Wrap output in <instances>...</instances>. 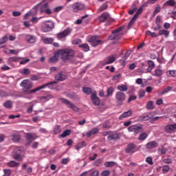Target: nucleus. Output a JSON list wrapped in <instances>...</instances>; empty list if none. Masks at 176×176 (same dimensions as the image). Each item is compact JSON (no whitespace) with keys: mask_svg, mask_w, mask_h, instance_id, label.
<instances>
[{"mask_svg":"<svg viewBox=\"0 0 176 176\" xmlns=\"http://www.w3.org/2000/svg\"><path fill=\"white\" fill-rule=\"evenodd\" d=\"M26 41L29 43H34V42H35V37H34L32 36H30V35L27 36H26Z\"/></svg>","mask_w":176,"mask_h":176,"instance_id":"42","label":"nucleus"},{"mask_svg":"<svg viewBox=\"0 0 176 176\" xmlns=\"http://www.w3.org/2000/svg\"><path fill=\"white\" fill-rule=\"evenodd\" d=\"M159 35H164L165 38H167L170 35V32L166 30H161L159 31Z\"/></svg>","mask_w":176,"mask_h":176,"instance_id":"33","label":"nucleus"},{"mask_svg":"<svg viewBox=\"0 0 176 176\" xmlns=\"http://www.w3.org/2000/svg\"><path fill=\"white\" fill-rule=\"evenodd\" d=\"M163 173H168L170 171V166H164L162 169Z\"/></svg>","mask_w":176,"mask_h":176,"instance_id":"60","label":"nucleus"},{"mask_svg":"<svg viewBox=\"0 0 176 176\" xmlns=\"http://www.w3.org/2000/svg\"><path fill=\"white\" fill-rule=\"evenodd\" d=\"M71 134V130L67 129L63 133L60 135V138H65V137H68V135H70Z\"/></svg>","mask_w":176,"mask_h":176,"instance_id":"37","label":"nucleus"},{"mask_svg":"<svg viewBox=\"0 0 176 176\" xmlns=\"http://www.w3.org/2000/svg\"><path fill=\"white\" fill-rule=\"evenodd\" d=\"M19 164H20V163L16 162V161H10L7 164V166H8V167H17Z\"/></svg>","mask_w":176,"mask_h":176,"instance_id":"41","label":"nucleus"},{"mask_svg":"<svg viewBox=\"0 0 176 176\" xmlns=\"http://www.w3.org/2000/svg\"><path fill=\"white\" fill-rule=\"evenodd\" d=\"M69 34H71V30H69V29L65 30L62 32L57 34L56 38L59 40L63 39V38H65V36H67Z\"/></svg>","mask_w":176,"mask_h":176,"instance_id":"19","label":"nucleus"},{"mask_svg":"<svg viewBox=\"0 0 176 176\" xmlns=\"http://www.w3.org/2000/svg\"><path fill=\"white\" fill-rule=\"evenodd\" d=\"M133 115V110H129L128 111L124 112L122 115L119 116V120H122V119H124L126 118H129Z\"/></svg>","mask_w":176,"mask_h":176,"instance_id":"26","label":"nucleus"},{"mask_svg":"<svg viewBox=\"0 0 176 176\" xmlns=\"http://www.w3.org/2000/svg\"><path fill=\"white\" fill-rule=\"evenodd\" d=\"M118 90H120L119 91H121V93H123V91H126V90H128V87L127 85H118L117 87Z\"/></svg>","mask_w":176,"mask_h":176,"instance_id":"34","label":"nucleus"},{"mask_svg":"<svg viewBox=\"0 0 176 176\" xmlns=\"http://www.w3.org/2000/svg\"><path fill=\"white\" fill-rule=\"evenodd\" d=\"M126 153H135L137 152V145L134 143H130L127 145L126 148L125 149Z\"/></svg>","mask_w":176,"mask_h":176,"instance_id":"13","label":"nucleus"},{"mask_svg":"<svg viewBox=\"0 0 176 176\" xmlns=\"http://www.w3.org/2000/svg\"><path fill=\"white\" fill-rule=\"evenodd\" d=\"M91 100L92 101V104L94 105H96V107H98L100 104V98L97 97V92L94 91L92 95H91Z\"/></svg>","mask_w":176,"mask_h":176,"instance_id":"15","label":"nucleus"},{"mask_svg":"<svg viewBox=\"0 0 176 176\" xmlns=\"http://www.w3.org/2000/svg\"><path fill=\"white\" fill-rule=\"evenodd\" d=\"M39 8L41 13H45L46 14H52L53 13L50 8H49V3H39L33 8L35 12H38Z\"/></svg>","mask_w":176,"mask_h":176,"instance_id":"2","label":"nucleus"},{"mask_svg":"<svg viewBox=\"0 0 176 176\" xmlns=\"http://www.w3.org/2000/svg\"><path fill=\"white\" fill-rule=\"evenodd\" d=\"M152 116H153V113H146L144 115L139 116L137 120L138 122H146V120L152 119Z\"/></svg>","mask_w":176,"mask_h":176,"instance_id":"11","label":"nucleus"},{"mask_svg":"<svg viewBox=\"0 0 176 176\" xmlns=\"http://www.w3.org/2000/svg\"><path fill=\"white\" fill-rule=\"evenodd\" d=\"M53 28H54V23L52 21H47L44 25L41 27V31L43 32H49L50 31H52Z\"/></svg>","mask_w":176,"mask_h":176,"instance_id":"8","label":"nucleus"},{"mask_svg":"<svg viewBox=\"0 0 176 176\" xmlns=\"http://www.w3.org/2000/svg\"><path fill=\"white\" fill-rule=\"evenodd\" d=\"M176 131V124H170L166 125L164 128V131L166 132L167 134H171L173 133H175Z\"/></svg>","mask_w":176,"mask_h":176,"instance_id":"14","label":"nucleus"},{"mask_svg":"<svg viewBox=\"0 0 176 176\" xmlns=\"http://www.w3.org/2000/svg\"><path fill=\"white\" fill-rule=\"evenodd\" d=\"M171 90H173V87H168L161 92V95L164 96V94H167V93H168V91H171Z\"/></svg>","mask_w":176,"mask_h":176,"instance_id":"47","label":"nucleus"},{"mask_svg":"<svg viewBox=\"0 0 176 176\" xmlns=\"http://www.w3.org/2000/svg\"><path fill=\"white\" fill-rule=\"evenodd\" d=\"M59 54L63 61H68L75 56V51L71 49L59 50Z\"/></svg>","mask_w":176,"mask_h":176,"instance_id":"1","label":"nucleus"},{"mask_svg":"<svg viewBox=\"0 0 176 176\" xmlns=\"http://www.w3.org/2000/svg\"><path fill=\"white\" fill-rule=\"evenodd\" d=\"M142 10H143L142 8L141 7L138 9V10L136 12V13L135 14V15L129 22L128 25V28H131V27H133V25H134V23H135V20L138 19V16L141 14V13H142Z\"/></svg>","mask_w":176,"mask_h":176,"instance_id":"10","label":"nucleus"},{"mask_svg":"<svg viewBox=\"0 0 176 176\" xmlns=\"http://www.w3.org/2000/svg\"><path fill=\"white\" fill-rule=\"evenodd\" d=\"M115 166V162H106L104 163V166L105 167H113Z\"/></svg>","mask_w":176,"mask_h":176,"instance_id":"50","label":"nucleus"},{"mask_svg":"<svg viewBox=\"0 0 176 176\" xmlns=\"http://www.w3.org/2000/svg\"><path fill=\"white\" fill-rule=\"evenodd\" d=\"M79 47H81L84 52H89V45L86 43L80 45Z\"/></svg>","mask_w":176,"mask_h":176,"instance_id":"44","label":"nucleus"},{"mask_svg":"<svg viewBox=\"0 0 176 176\" xmlns=\"http://www.w3.org/2000/svg\"><path fill=\"white\" fill-rule=\"evenodd\" d=\"M60 100H62V102L63 104H65L66 105H67L69 108H70L75 112H78V111H79V108H78V107H76L75 104H72V102H71L69 100L65 98H61Z\"/></svg>","mask_w":176,"mask_h":176,"instance_id":"12","label":"nucleus"},{"mask_svg":"<svg viewBox=\"0 0 176 176\" xmlns=\"http://www.w3.org/2000/svg\"><path fill=\"white\" fill-rule=\"evenodd\" d=\"M88 42L93 46L96 47V46H98V45H102L104 42L101 40H98V36H91L88 39Z\"/></svg>","mask_w":176,"mask_h":176,"instance_id":"7","label":"nucleus"},{"mask_svg":"<svg viewBox=\"0 0 176 176\" xmlns=\"http://www.w3.org/2000/svg\"><path fill=\"white\" fill-rule=\"evenodd\" d=\"M113 91H115V89H113L112 87H110L107 90V95L106 97H109L113 94Z\"/></svg>","mask_w":176,"mask_h":176,"instance_id":"40","label":"nucleus"},{"mask_svg":"<svg viewBox=\"0 0 176 176\" xmlns=\"http://www.w3.org/2000/svg\"><path fill=\"white\" fill-rule=\"evenodd\" d=\"M169 75H170L173 77H175L176 76V70L169 71Z\"/></svg>","mask_w":176,"mask_h":176,"instance_id":"63","label":"nucleus"},{"mask_svg":"<svg viewBox=\"0 0 176 176\" xmlns=\"http://www.w3.org/2000/svg\"><path fill=\"white\" fill-rule=\"evenodd\" d=\"M115 56H107L102 62V65H108V64H112L113 63H115L116 61Z\"/></svg>","mask_w":176,"mask_h":176,"instance_id":"18","label":"nucleus"},{"mask_svg":"<svg viewBox=\"0 0 176 176\" xmlns=\"http://www.w3.org/2000/svg\"><path fill=\"white\" fill-rule=\"evenodd\" d=\"M102 164V160L98 159L94 162V166H100V164Z\"/></svg>","mask_w":176,"mask_h":176,"instance_id":"55","label":"nucleus"},{"mask_svg":"<svg viewBox=\"0 0 176 176\" xmlns=\"http://www.w3.org/2000/svg\"><path fill=\"white\" fill-rule=\"evenodd\" d=\"M12 140L14 142H19V141H20V135L16 133L13 134Z\"/></svg>","mask_w":176,"mask_h":176,"instance_id":"45","label":"nucleus"},{"mask_svg":"<svg viewBox=\"0 0 176 176\" xmlns=\"http://www.w3.org/2000/svg\"><path fill=\"white\" fill-rule=\"evenodd\" d=\"M110 174H111V172L109 170H104L103 172H102L101 175L102 176H109Z\"/></svg>","mask_w":176,"mask_h":176,"instance_id":"61","label":"nucleus"},{"mask_svg":"<svg viewBox=\"0 0 176 176\" xmlns=\"http://www.w3.org/2000/svg\"><path fill=\"white\" fill-rule=\"evenodd\" d=\"M162 104H163V99L160 98V99L157 100V101H156L157 105H162Z\"/></svg>","mask_w":176,"mask_h":176,"instance_id":"64","label":"nucleus"},{"mask_svg":"<svg viewBox=\"0 0 176 176\" xmlns=\"http://www.w3.org/2000/svg\"><path fill=\"white\" fill-rule=\"evenodd\" d=\"M56 85H57L56 81L48 82L47 84L43 85L37 88L31 89L28 92L29 94H32L34 93H36V91H39V90H42V89H45V87H47L48 89H50V90H53V89H56Z\"/></svg>","mask_w":176,"mask_h":176,"instance_id":"3","label":"nucleus"},{"mask_svg":"<svg viewBox=\"0 0 176 176\" xmlns=\"http://www.w3.org/2000/svg\"><path fill=\"white\" fill-rule=\"evenodd\" d=\"M146 108L150 110L153 109V108H155V107H153V101L150 100L149 102H148Z\"/></svg>","mask_w":176,"mask_h":176,"instance_id":"43","label":"nucleus"},{"mask_svg":"<svg viewBox=\"0 0 176 176\" xmlns=\"http://www.w3.org/2000/svg\"><path fill=\"white\" fill-rule=\"evenodd\" d=\"M63 10V6H58L54 8L53 12H57Z\"/></svg>","mask_w":176,"mask_h":176,"instance_id":"62","label":"nucleus"},{"mask_svg":"<svg viewBox=\"0 0 176 176\" xmlns=\"http://www.w3.org/2000/svg\"><path fill=\"white\" fill-rule=\"evenodd\" d=\"M82 93H84V94H87V96H90V94H91V96L93 95V93H94L93 89L90 88V87H83L82 88Z\"/></svg>","mask_w":176,"mask_h":176,"instance_id":"27","label":"nucleus"},{"mask_svg":"<svg viewBox=\"0 0 176 176\" xmlns=\"http://www.w3.org/2000/svg\"><path fill=\"white\" fill-rule=\"evenodd\" d=\"M146 162L150 164V166H152L153 164V160L151 157H146Z\"/></svg>","mask_w":176,"mask_h":176,"instance_id":"53","label":"nucleus"},{"mask_svg":"<svg viewBox=\"0 0 176 176\" xmlns=\"http://www.w3.org/2000/svg\"><path fill=\"white\" fill-rule=\"evenodd\" d=\"M58 57H60V52L58 50L56 52L54 53L52 57L50 58V63H56L58 61Z\"/></svg>","mask_w":176,"mask_h":176,"instance_id":"25","label":"nucleus"},{"mask_svg":"<svg viewBox=\"0 0 176 176\" xmlns=\"http://www.w3.org/2000/svg\"><path fill=\"white\" fill-rule=\"evenodd\" d=\"M34 86V84L32 83H28V81L27 80H24L21 82V87H23V93H26V94H28L29 91H31L30 90V89H32V87Z\"/></svg>","mask_w":176,"mask_h":176,"instance_id":"6","label":"nucleus"},{"mask_svg":"<svg viewBox=\"0 0 176 176\" xmlns=\"http://www.w3.org/2000/svg\"><path fill=\"white\" fill-rule=\"evenodd\" d=\"M25 137H26L27 141L29 142V144H31L32 141H34V140H36V138H38V137L35 135V134H32V133H26Z\"/></svg>","mask_w":176,"mask_h":176,"instance_id":"24","label":"nucleus"},{"mask_svg":"<svg viewBox=\"0 0 176 176\" xmlns=\"http://www.w3.org/2000/svg\"><path fill=\"white\" fill-rule=\"evenodd\" d=\"M158 152L159 153H160V155H166V153H167V148L163 146L161 148H158Z\"/></svg>","mask_w":176,"mask_h":176,"instance_id":"49","label":"nucleus"},{"mask_svg":"<svg viewBox=\"0 0 176 176\" xmlns=\"http://www.w3.org/2000/svg\"><path fill=\"white\" fill-rule=\"evenodd\" d=\"M8 42V36H4L1 39H0V46L1 45H3V43H6Z\"/></svg>","mask_w":176,"mask_h":176,"instance_id":"51","label":"nucleus"},{"mask_svg":"<svg viewBox=\"0 0 176 176\" xmlns=\"http://www.w3.org/2000/svg\"><path fill=\"white\" fill-rule=\"evenodd\" d=\"M142 130V124L131 125L128 128V131H130L131 133H134L135 135L138 134V133H141Z\"/></svg>","mask_w":176,"mask_h":176,"instance_id":"9","label":"nucleus"},{"mask_svg":"<svg viewBox=\"0 0 176 176\" xmlns=\"http://www.w3.org/2000/svg\"><path fill=\"white\" fill-rule=\"evenodd\" d=\"M100 23H105V21H108V20L111 19V15L107 12H103L99 17Z\"/></svg>","mask_w":176,"mask_h":176,"instance_id":"16","label":"nucleus"},{"mask_svg":"<svg viewBox=\"0 0 176 176\" xmlns=\"http://www.w3.org/2000/svg\"><path fill=\"white\" fill-rule=\"evenodd\" d=\"M146 138H148V133L144 132L139 135L138 140L139 141H145Z\"/></svg>","mask_w":176,"mask_h":176,"instance_id":"35","label":"nucleus"},{"mask_svg":"<svg viewBox=\"0 0 176 176\" xmlns=\"http://www.w3.org/2000/svg\"><path fill=\"white\" fill-rule=\"evenodd\" d=\"M116 102L118 105H123L124 101H126V94L122 91H118L116 94Z\"/></svg>","mask_w":176,"mask_h":176,"instance_id":"5","label":"nucleus"},{"mask_svg":"<svg viewBox=\"0 0 176 176\" xmlns=\"http://www.w3.org/2000/svg\"><path fill=\"white\" fill-rule=\"evenodd\" d=\"M86 145H87L86 142H81L80 143L76 145V151H79V149H82V148H85Z\"/></svg>","mask_w":176,"mask_h":176,"instance_id":"39","label":"nucleus"},{"mask_svg":"<svg viewBox=\"0 0 176 176\" xmlns=\"http://www.w3.org/2000/svg\"><path fill=\"white\" fill-rule=\"evenodd\" d=\"M99 131H100L98 130V129L94 128L86 133V137H87V138H90V137H91L92 135H96V134H98Z\"/></svg>","mask_w":176,"mask_h":176,"instance_id":"21","label":"nucleus"},{"mask_svg":"<svg viewBox=\"0 0 176 176\" xmlns=\"http://www.w3.org/2000/svg\"><path fill=\"white\" fill-rule=\"evenodd\" d=\"M72 8L74 13H78L79 10H82V9L85 8V6L81 3H74V4H72Z\"/></svg>","mask_w":176,"mask_h":176,"instance_id":"17","label":"nucleus"},{"mask_svg":"<svg viewBox=\"0 0 176 176\" xmlns=\"http://www.w3.org/2000/svg\"><path fill=\"white\" fill-rule=\"evenodd\" d=\"M108 9V2L103 3L98 8V12H104V10H107Z\"/></svg>","mask_w":176,"mask_h":176,"instance_id":"36","label":"nucleus"},{"mask_svg":"<svg viewBox=\"0 0 176 176\" xmlns=\"http://www.w3.org/2000/svg\"><path fill=\"white\" fill-rule=\"evenodd\" d=\"M3 173V176H10V174H12V170L10 169H4Z\"/></svg>","mask_w":176,"mask_h":176,"instance_id":"52","label":"nucleus"},{"mask_svg":"<svg viewBox=\"0 0 176 176\" xmlns=\"http://www.w3.org/2000/svg\"><path fill=\"white\" fill-rule=\"evenodd\" d=\"M159 12H160V6H157L155 8V10H154V12L153 13V16H156V14H157V13H159Z\"/></svg>","mask_w":176,"mask_h":176,"instance_id":"54","label":"nucleus"},{"mask_svg":"<svg viewBox=\"0 0 176 176\" xmlns=\"http://www.w3.org/2000/svg\"><path fill=\"white\" fill-rule=\"evenodd\" d=\"M135 100H137V96H130L129 99H128V102H131V101H134Z\"/></svg>","mask_w":176,"mask_h":176,"instance_id":"57","label":"nucleus"},{"mask_svg":"<svg viewBox=\"0 0 176 176\" xmlns=\"http://www.w3.org/2000/svg\"><path fill=\"white\" fill-rule=\"evenodd\" d=\"M12 105H13V102H12V100H8L3 104L5 108H12Z\"/></svg>","mask_w":176,"mask_h":176,"instance_id":"48","label":"nucleus"},{"mask_svg":"<svg viewBox=\"0 0 176 176\" xmlns=\"http://www.w3.org/2000/svg\"><path fill=\"white\" fill-rule=\"evenodd\" d=\"M146 35H147V36H151V38H157V36H159V34L149 30L146 32Z\"/></svg>","mask_w":176,"mask_h":176,"instance_id":"38","label":"nucleus"},{"mask_svg":"<svg viewBox=\"0 0 176 176\" xmlns=\"http://www.w3.org/2000/svg\"><path fill=\"white\" fill-rule=\"evenodd\" d=\"M164 72L163 70L160 69H155L154 70V72L152 73L153 76H156L158 78H160V76H162V75H163Z\"/></svg>","mask_w":176,"mask_h":176,"instance_id":"29","label":"nucleus"},{"mask_svg":"<svg viewBox=\"0 0 176 176\" xmlns=\"http://www.w3.org/2000/svg\"><path fill=\"white\" fill-rule=\"evenodd\" d=\"M22 74H23V75H30L31 72L30 71V69H24L22 72Z\"/></svg>","mask_w":176,"mask_h":176,"instance_id":"59","label":"nucleus"},{"mask_svg":"<svg viewBox=\"0 0 176 176\" xmlns=\"http://www.w3.org/2000/svg\"><path fill=\"white\" fill-rule=\"evenodd\" d=\"M157 146V143L155 141H151L146 144V149H153V148H156Z\"/></svg>","mask_w":176,"mask_h":176,"instance_id":"28","label":"nucleus"},{"mask_svg":"<svg viewBox=\"0 0 176 176\" xmlns=\"http://www.w3.org/2000/svg\"><path fill=\"white\" fill-rule=\"evenodd\" d=\"M12 16H14V17H17L19 16H21V12H20L19 11H13Z\"/></svg>","mask_w":176,"mask_h":176,"instance_id":"58","label":"nucleus"},{"mask_svg":"<svg viewBox=\"0 0 176 176\" xmlns=\"http://www.w3.org/2000/svg\"><path fill=\"white\" fill-rule=\"evenodd\" d=\"M17 151H20V148H15L14 150V152H15V155H14V159L15 160H17L18 162H21V155H20V153H17Z\"/></svg>","mask_w":176,"mask_h":176,"instance_id":"30","label":"nucleus"},{"mask_svg":"<svg viewBox=\"0 0 176 176\" xmlns=\"http://www.w3.org/2000/svg\"><path fill=\"white\" fill-rule=\"evenodd\" d=\"M44 43H46V44L53 43V38H47L44 39Z\"/></svg>","mask_w":176,"mask_h":176,"instance_id":"56","label":"nucleus"},{"mask_svg":"<svg viewBox=\"0 0 176 176\" xmlns=\"http://www.w3.org/2000/svg\"><path fill=\"white\" fill-rule=\"evenodd\" d=\"M123 30V28L120 27L113 31L112 34L109 36V41H119L122 38L123 34L120 32Z\"/></svg>","mask_w":176,"mask_h":176,"instance_id":"4","label":"nucleus"},{"mask_svg":"<svg viewBox=\"0 0 176 176\" xmlns=\"http://www.w3.org/2000/svg\"><path fill=\"white\" fill-rule=\"evenodd\" d=\"M148 67L146 69L147 72H151L155 68V63L153 60L148 61Z\"/></svg>","mask_w":176,"mask_h":176,"instance_id":"31","label":"nucleus"},{"mask_svg":"<svg viewBox=\"0 0 176 176\" xmlns=\"http://www.w3.org/2000/svg\"><path fill=\"white\" fill-rule=\"evenodd\" d=\"M167 6H171L172 8L175 7V9H176V1L175 0H168L166 1L163 5L162 8H167Z\"/></svg>","mask_w":176,"mask_h":176,"instance_id":"22","label":"nucleus"},{"mask_svg":"<svg viewBox=\"0 0 176 176\" xmlns=\"http://www.w3.org/2000/svg\"><path fill=\"white\" fill-rule=\"evenodd\" d=\"M130 54H131V51L128 50L125 54H124V60L122 63V65H123V67H124V65H126V60H127L129 58V57H130Z\"/></svg>","mask_w":176,"mask_h":176,"instance_id":"32","label":"nucleus"},{"mask_svg":"<svg viewBox=\"0 0 176 176\" xmlns=\"http://www.w3.org/2000/svg\"><path fill=\"white\" fill-rule=\"evenodd\" d=\"M107 140L108 141H112L113 140H120V133H112L107 137Z\"/></svg>","mask_w":176,"mask_h":176,"instance_id":"23","label":"nucleus"},{"mask_svg":"<svg viewBox=\"0 0 176 176\" xmlns=\"http://www.w3.org/2000/svg\"><path fill=\"white\" fill-rule=\"evenodd\" d=\"M60 133H61V126L57 125L54 129V134H60Z\"/></svg>","mask_w":176,"mask_h":176,"instance_id":"46","label":"nucleus"},{"mask_svg":"<svg viewBox=\"0 0 176 176\" xmlns=\"http://www.w3.org/2000/svg\"><path fill=\"white\" fill-rule=\"evenodd\" d=\"M67 79V76L63 72H60L58 74H57L55 76V80H58L59 82H63V80H65Z\"/></svg>","mask_w":176,"mask_h":176,"instance_id":"20","label":"nucleus"}]
</instances>
